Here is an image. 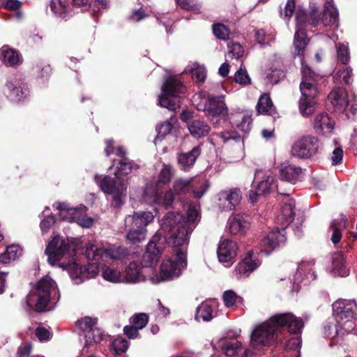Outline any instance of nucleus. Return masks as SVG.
<instances>
[{"label": "nucleus", "instance_id": "58", "mask_svg": "<svg viewBox=\"0 0 357 357\" xmlns=\"http://www.w3.org/2000/svg\"><path fill=\"white\" fill-rule=\"evenodd\" d=\"M86 344L100 343L103 339V335L98 328H93L89 333L85 334Z\"/></svg>", "mask_w": 357, "mask_h": 357}, {"label": "nucleus", "instance_id": "42", "mask_svg": "<svg viewBox=\"0 0 357 357\" xmlns=\"http://www.w3.org/2000/svg\"><path fill=\"white\" fill-rule=\"evenodd\" d=\"M176 196V195L172 189H169L165 193L164 196L155 192L153 201L155 203L162 204L166 208H168L172 205Z\"/></svg>", "mask_w": 357, "mask_h": 357}, {"label": "nucleus", "instance_id": "30", "mask_svg": "<svg viewBox=\"0 0 357 357\" xmlns=\"http://www.w3.org/2000/svg\"><path fill=\"white\" fill-rule=\"evenodd\" d=\"M204 101L205 103L204 107H197V109L198 111L225 112L228 109L222 96L204 99Z\"/></svg>", "mask_w": 357, "mask_h": 357}, {"label": "nucleus", "instance_id": "10", "mask_svg": "<svg viewBox=\"0 0 357 357\" xmlns=\"http://www.w3.org/2000/svg\"><path fill=\"white\" fill-rule=\"evenodd\" d=\"M59 266L83 280L95 278L99 272L98 261H88L86 265L82 266L80 260H75L73 257L68 259V262H61Z\"/></svg>", "mask_w": 357, "mask_h": 357}, {"label": "nucleus", "instance_id": "61", "mask_svg": "<svg viewBox=\"0 0 357 357\" xmlns=\"http://www.w3.org/2000/svg\"><path fill=\"white\" fill-rule=\"evenodd\" d=\"M107 252H105L106 256L110 257L112 259H120L126 257L128 254V249L122 247H118L115 251H111L110 250H105Z\"/></svg>", "mask_w": 357, "mask_h": 357}, {"label": "nucleus", "instance_id": "28", "mask_svg": "<svg viewBox=\"0 0 357 357\" xmlns=\"http://www.w3.org/2000/svg\"><path fill=\"white\" fill-rule=\"evenodd\" d=\"M346 258L341 251L333 253L331 256V271L341 277L349 275V271L346 265Z\"/></svg>", "mask_w": 357, "mask_h": 357}, {"label": "nucleus", "instance_id": "24", "mask_svg": "<svg viewBox=\"0 0 357 357\" xmlns=\"http://www.w3.org/2000/svg\"><path fill=\"white\" fill-rule=\"evenodd\" d=\"M201 151V146L198 145L188 152L179 153L177 157V160L181 169L188 171L191 169L200 155Z\"/></svg>", "mask_w": 357, "mask_h": 357}, {"label": "nucleus", "instance_id": "47", "mask_svg": "<svg viewBox=\"0 0 357 357\" xmlns=\"http://www.w3.org/2000/svg\"><path fill=\"white\" fill-rule=\"evenodd\" d=\"M6 87L10 91L8 97L12 101H20L26 96L25 92L20 87L14 86L10 82L6 84Z\"/></svg>", "mask_w": 357, "mask_h": 357}, {"label": "nucleus", "instance_id": "56", "mask_svg": "<svg viewBox=\"0 0 357 357\" xmlns=\"http://www.w3.org/2000/svg\"><path fill=\"white\" fill-rule=\"evenodd\" d=\"M217 135L222 140L224 143H227L229 140H234L236 142H243L240 135H238L236 131L233 130L221 132Z\"/></svg>", "mask_w": 357, "mask_h": 357}, {"label": "nucleus", "instance_id": "3", "mask_svg": "<svg viewBox=\"0 0 357 357\" xmlns=\"http://www.w3.org/2000/svg\"><path fill=\"white\" fill-rule=\"evenodd\" d=\"M197 216L195 208H189L186 218L179 212H169L161 220L162 231L169 236V243L180 245L176 252L182 262H185V245L188 244Z\"/></svg>", "mask_w": 357, "mask_h": 357}, {"label": "nucleus", "instance_id": "14", "mask_svg": "<svg viewBox=\"0 0 357 357\" xmlns=\"http://www.w3.org/2000/svg\"><path fill=\"white\" fill-rule=\"evenodd\" d=\"M26 310L45 311V278H42L26 297Z\"/></svg>", "mask_w": 357, "mask_h": 357}, {"label": "nucleus", "instance_id": "41", "mask_svg": "<svg viewBox=\"0 0 357 357\" xmlns=\"http://www.w3.org/2000/svg\"><path fill=\"white\" fill-rule=\"evenodd\" d=\"M257 112H272L275 109L274 104L267 93L262 94L256 106Z\"/></svg>", "mask_w": 357, "mask_h": 357}, {"label": "nucleus", "instance_id": "46", "mask_svg": "<svg viewBox=\"0 0 357 357\" xmlns=\"http://www.w3.org/2000/svg\"><path fill=\"white\" fill-rule=\"evenodd\" d=\"M352 68L350 67H345L340 69L335 74L334 79L337 82H344L349 84L352 82Z\"/></svg>", "mask_w": 357, "mask_h": 357}, {"label": "nucleus", "instance_id": "60", "mask_svg": "<svg viewBox=\"0 0 357 357\" xmlns=\"http://www.w3.org/2000/svg\"><path fill=\"white\" fill-rule=\"evenodd\" d=\"M252 119L250 116L245 115L242 117L241 123L236 125L237 128L244 133H248L251 130Z\"/></svg>", "mask_w": 357, "mask_h": 357}, {"label": "nucleus", "instance_id": "53", "mask_svg": "<svg viewBox=\"0 0 357 357\" xmlns=\"http://www.w3.org/2000/svg\"><path fill=\"white\" fill-rule=\"evenodd\" d=\"M337 55L338 60L342 64H347L350 60L348 45L345 43L339 44L337 47Z\"/></svg>", "mask_w": 357, "mask_h": 357}, {"label": "nucleus", "instance_id": "59", "mask_svg": "<svg viewBox=\"0 0 357 357\" xmlns=\"http://www.w3.org/2000/svg\"><path fill=\"white\" fill-rule=\"evenodd\" d=\"M243 47L238 43H233L229 45L228 56L231 59H238L243 54Z\"/></svg>", "mask_w": 357, "mask_h": 357}, {"label": "nucleus", "instance_id": "11", "mask_svg": "<svg viewBox=\"0 0 357 357\" xmlns=\"http://www.w3.org/2000/svg\"><path fill=\"white\" fill-rule=\"evenodd\" d=\"M357 305L354 301L339 300L333 305L334 314L340 324L344 326L349 324V328H354L353 320L356 317Z\"/></svg>", "mask_w": 357, "mask_h": 357}, {"label": "nucleus", "instance_id": "23", "mask_svg": "<svg viewBox=\"0 0 357 357\" xmlns=\"http://www.w3.org/2000/svg\"><path fill=\"white\" fill-rule=\"evenodd\" d=\"M241 199V190L238 188L222 191L219 197L221 204L226 210H233Z\"/></svg>", "mask_w": 357, "mask_h": 357}, {"label": "nucleus", "instance_id": "36", "mask_svg": "<svg viewBox=\"0 0 357 357\" xmlns=\"http://www.w3.org/2000/svg\"><path fill=\"white\" fill-rule=\"evenodd\" d=\"M192 178H178L173 183L172 190L176 196L184 195L192 188Z\"/></svg>", "mask_w": 357, "mask_h": 357}, {"label": "nucleus", "instance_id": "4", "mask_svg": "<svg viewBox=\"0 0 357 357\" xmlns=\"http://www.w3.org/2000/svg\"><path fill=\"white\" fill-rule=\"evenodd\" d=\"M185 87L175 76L167 77L162 86V93L158 104L163 108L175 112L180 107L179 95L184 93Z\"/></svg>", "mask_w": 357, "mask_h": 357}, {"label": "nucleus", "instance_id": "43", "mask_svg": "<svg viewBox=\"0 0 357 357\" xmlns=\"http://www.w3.org/2000/svg\"><path fill=\"white\" fill-rule=\"evenodd\" d=\"M213 310L211 306L206 303H202L197 309L195 319L199 321L202 319L204 321H208L213 318Z\"/></svg>", "mask_w": 357, "mask_h": 357}, {"label": "nucleus", "instance_id": "57", "mask_svg": "<svg viewBox=\"0 0 357 357\" xmlns=\"http://www.w3.org/2000/svg\"><path fill=\"white\" fill-rule=\"evenodd\" d=\"M234 80L240 84H248L250 83V78L244 67L242 66L236 72L234 75Z\"/></svg>", "mask_w": 357, "mask_h": 357}, {"label": "nucleus", "instance_id": "25", "mask_svg": "<svg viewBox=\"0 0 357 357\" xmlns=\"http://www.w3.org/2000/svg\"><path fill=\"white\" fill-rule=\"evenodd\" d=\"M1 55L2 61L6 66L16 67L23 62V58L20 52L8 45H3L1 48Z\"/></svg>", "mask_w": 357, "mask_h": 357}, {"label": "nucleus", "instance_id": "8", "mask_svg": "<svg viewBox=\"0 0 357 357\" xmlns=\"http://www.w3.org/2000/svg\"><path fill=\"white\" fill-rule=\"evenodd\" d=\"M96 181L105 194L111 195L112 197L111 204L114 208H119L123 204L122 197L126 195V186L122 181H118L115 178L105 176L99 181L96 176Z\"/></svg>", "mask_w": 357, "mask_h": 357}, {"label": "nucleus", "instance_id": "15", "mask_svg": "<svg viewBox=\"0 0 357 357\" xmlns=\"http://www.w3.org/2000/svg\"><path fill=\"white\" fill-rule=\"evenodd\" d=\"M284 231L285 228L280 230L278 227L271 230L261 240V251L269 254L281 245H284L287 240Z\"/></svg>", "mask_w": 357, "mask_h": 357}, {"label": "nucleus", "instance_id": "63", "mask_svg": "<svg viewBox=\"0 0 357 357\" xmlns=\"http://www.w3.org/2000/svg\"><path fill=\"white\" fill-rule=\"evenodd\" d=\"M343 158V150L340 147H337L333 151V156L331 158L332 163L334 165H339L342 162Z\"/></svg>", "mask_w": 357, "mask_h": 357}, {"label": "nucleus", "instance_id": "50", "mask_svg": "<svg viewBox=\"0 0 357 357\" xmlns=\"http://www.w3.org/2000/svg\"><path fill=\"white\" fill-rule=\"evenodd\" d=\"M102 275L105 280L112 282H117L121 280L120 271L109 266L102 268Z\"/></svg>", "mask_w": 357, "mask_h": 357}, {"label": "nucleus", "instance_id": "51", "mask_svg": "<svg viewBox=\"0 0 357 357\" xmlns=\"http://www.w3.org/2000/svg\"><path fill=\"white\" fill-rule=\"evenodd\" d=\"M222 298L225 306L232 307L236 303L241 302L243 298L238 296L234 291L227 290L223 293Z\"/></svg>", "mask_w": 357, "mask_h": 357}, {"label": "nucleus", "instance_id": "45", "mask_svg": "<svg viewBox=\"0 0 357 357\" xmlns=\"http://www.w3.org/2000/svg\"><path fill=\"white\" fill-rule=\"evenodd\" d=\"M222 351L227 356H234L236 355L241 349V343L238 341L224 342Z\"/></svg>", "mask_w": 357, "mask_h": 357}, {"label": "nucleus", "instance_id": "13", "mask_svg": "<svg viewBox=\"0 0 357 357\" xmlns=\"http://www.w3.org/2000/svg\"><path fill=\"white\" fill-rule=\"evenodd\" d=\"M173 248V252L176 255V259L174 261L168 259L166 261H163L160 266V277L162 280H169L172 279L174 277H178L181 273V268L178 266H182L183 268L186 267L187 266V259H186V251H187V245H185V262H182L180 259H178V256L176 252L177 248L180 247V245H169Z\"/></svg>", "mask_w": 357, "mask_h": 357}, {"label": "nucleus", "instance_id": "38", "mask_svg": "<svg viewBox=\"0 0 357 357\" xmlns=\"http://www.w3.org/2000/svg\"><path fill=\"white\" fill-rule=\"evenodd\" d=\"M126 234V240L132 243L137 244L144 241L146 238V231L135 229L131 227H125Z\"/></svg>", "mask_w": 357, "mask_h": 357}, {"label": "nucleus", "instance_id": "48", "mask_svg": "<svg viewBox=\"0 0 357 357\" xmlns=\"http://www.w3.org/2000/svg\"><path fill=\"white\" fill-rule=\"evenodd\" d=\"M96 320L93 319L89 317H85L79 319L76 322V326L83 332L86 333H91L96 324Z\"/></svg>", "mask_w": 357, "mask_h": 357}, {"label": "nucleus", "instance_id": "29", "mask_svg": "<svg viewBox=\"0 0 357 357\" xmlns=\"http://www.w3.org/2000/svg\"><path fill=\"white\" fill-rule=\"evenodd\" d=\"M334 121L329 117L328 113H319L314 122V128L318 134H329L334 128Z\"/></svg>", "mask_w": 357, "mask_h": 357}, {"label": "nucleus", "instance_id": "52", "mask_svg": "<svg viewBox=\"0 0 357 357\" xmlns=\"http://www.w3.org/2000/svg\"><path fill=\"white\" fill-rule=\"evenodd\" d=\"M342 227V220H333L331 222L330 228L333 229V234L331 236V241L334 244L339 243L342 238V231L340 227Z\"/></svg>", "mask_w": 357, "mask_h": 357}, {"label": "nucleus", "instance_id": "21", "mask_svg": "<svg viewBox=\"0 0 357 357\" xmlns=\"http://www.w3.org/2000/svg\"><path fill=\"white\" fill-rule=\"evenodd\" d=\"M250 227V217L247 214H235L229 219V229L231 234H244Z\"/></svg>", "mask_w": 357, "mask_h": 357}, {"label": "nucleus", "instance_id": "33", "mask_svg": "<svg viewBox=\"0 0 357 357\" xmlns=\"http://www.w3.org/2000/svg\"><path fill=\"white\" fill-rule=\"evenodd\" d=\"M188 128L190 134L197 138L206 136L210 130V127L206 123L199 120L188 123Z\"/></svg>", "mask_w": 357, "mask_h": 357}, {"label": "nucleus", "instance_id": "17", "mask_svg": "<svg viewBox=\"0 0 357 357\" xmlns=\"http://www.w3.org/2000/svg\"><path fill=\"white\" fill-rule=\"evenodd\" d=\"M154 219V215L150 211L134 212L125 218V227H131L147 231L146 227Z\"/></svg>", "mask_w": 357, "mask_h": 357}, {"label": "nucleus", "instance_id": "35", "mask_svg": "<svg viewBox=\"0 0 357 357\" xmlns=\"http://www.w3.org/2000/svg\"><path fill=\"white\" fill-rule=\"evenodd\" d=\"M139 165L128 158L121 160L116 165V169L114 175L117 179H120L121 176L128 175L133 169H138Z\"/></svg>", "mask_w": 357, "mask_h": 357}, {"label": "nucleus", "instance_id": "18", "mask_svg": "<svg viewBox=\"0 0 357 357\" xmlns=\"http://www.w3.org/2000/svg\"><path fill=\"white\" fill-rule=\"evenodd\" d=\"M237 244L235 241L225 239L220 243L218 248V257L222 263L227 264L226 266L231 265L236 257Z\"/></svg>", "mask_w": 357, "mask_h": 357}, {"label": "nucleus", "instance_id": "39", "mask_svg": "<svg viewBox=\"0 0 357 357\" xmlns=\"http://www.w3.org/2000/svg\"><path fill=\"white\" fill-rule=\"evenodd\" d=\"M50 6L51 10L60 17L65 18L70 13V7L65 1L52 0Z\"/></svg>", "mask_w": 357, "mask_h": 357}, {"label": "nucleus", "instance_id": "7", "mask_svg": "<svg viewBox=\"0 0 357 357\" xmlns=\"http://www.w3.org/2000/svg\"><path fill=\"white\" fill-rule=\"evenodd\" d=\"M54 206L59 211L58 214L62 220L70 222H75L86 228L90 227L93 225V220L87 216L86 207L84 206L74 208L65 202H57Z\"/></svg>", "mask_w": 357, "mask_h": 357}, {"label": "nucleus", "instance_id": "19", "mask_svg": "<svg viewBox=\"0 0 357 357\" xmlns=\"http://www.w3.org/2000/svg\"><path fill=\"white\" fill-rule=\"evenodd\" d=\"M301 173V167L289 161L281 163L278 167V176L280 179L291 184H295L298 181L299 176Z\"/></svg>", "mask_w": 357, "mask_h": 357}, {"label": "nucleus", "instance_id": "49", "mask_svg": "<svg viewBox=\"0 0 357 357\" xmlns=\"http://www.w3.org/2000/svg\"><path fill=\"white\" fill-rule=\"evenodd\" d=\"M130 322L139 330L144 328L149 322V316L146 313L135 314L130 319Z\"/></svg>", "mask_w": 357, "mask_h": 357}, {"label": "nucleus", "instance_id": "6", "mask_svg": "<svg viewBox=\"0 0 357 357\" xmlns=\"http://www.w3.org/2000/svg\"><path fill=\"white\" fill-rule=\"evenodd\" d=\"M278 194L284 196V199L282 200L283 204L281 206L280 214L278 216V222L281 223L282 228L286 229L287 226L296 220V228L298 231H300V227L302 226L305 220L303 213L298 211V213H296V201L289 197V192L278 190Z\"/></svg>", "mask_w": 357, "mask_h": 357}, {"label": "nucleus", "instance_id": "12", "mask_svg": "<svg viewBox=\"0 0 357 357\" xmlns=\"http://www.w3.org/2000/svg\"><path fill=\"white\" fill-rule=\"evenodd\" d=\"M318 149L317 137L305 135L295 142L291 147V153L300 158H310L317 153Z\"/></svg>", "mask_w": 357, "mask_h": 357}, {"label": "nucleus", "instance_id": "62", "mask_svg": "<svg viewBox=\"0 0 357 357\" xmlns=\"http://www.w3.org/2000/svg\"><path fill=\"white\" fill-rule=\"evenodd\" d=\"M177 3L183 9L198 11L201 6L195 3L194 0H176Z\"/></svg>", "mask_w": 357, "mask_h": 357}, {"label": "nucleus", "instance_id": "22", "mask_svg": "<svg viewBox=\"0 0 357 357\" xmlns=\"http://www.w3.org/2000/svg\"><path fill=\"white\" fill-rule=\"evenodd\" d=\"M260 265V261L255 255L252 250L249 251L245 257L238 262L236 267V271L242 275L248 277L250 274L257 268Z\"/></svg>", "mask_w": 357, "mask_h": 357}, {"label": "nucleus", "instance_id": "5", "mask_svg": "<svg viewBox=\"0 0 357 357\" xmlns=\"http://www.w3.org/2000/svg\"><path fill=\"white\" fill-rule=\"evenodd\" d=\"M169 236L162 231V227L151 238L146 245V251L142 255L141 265L142 267H153L158 264L165 243H169Z\"/></svg>", "mask_w": 357, "mask_h": 357}, {"label": "nucleus", "instance_id": "20", "mask_svg": "<svg viewBox=\"0 0 357 357\" xmlns=\"http://www.w3.org/2000/svg\"><path fill=\"white\" fill-rule=\"evenodd\" d=\"M276 188L278 191L279 188L275 184V179L272 176H266V179L261 181L255 190H250L249 192L250 200L252 203L257 202V197L266 194L270 193L273 188Z\"/></svg>", "mask_w": 357, "mask_h": 357}, {"label": "nucleus", "instance_id": "26", "mask_svg": "<svg viewBox=\"0 0 357 357\" xmlns=\"http://www.w3.org/2000/svg\"><path fill=\"white\" fill-rule=\"evenodd\" d=\"M328 100L335 109H343L348 104L347 92L343 87H335L328 94Z\"/></svg>", "mask_w": 357, "mask_h": 357}, {"label": "nucleus", "instance_id": "2", "mask_svg": "<svg viewBox=\"0 0 357 357\" xmlns=\"http://www.w3.org/2000/svg\"><path fill=\"white\" fill-rule=\"evenodd\" d=\"M105 252H107L105 249L92 243L84 245L79 238L68 239V243H66L59 235L54 236L46 246V255L50 264L63 257L68 260L73 257L80 260L79 255L84 256L88 261H98Z\"/></svg>", "mask_w": 357, "mask_h": 357}, {"label": "nucleus", "instance_id": "40", "mask_svg": "<svg viewBox=\"0 0 357 357\" xmlns=\"http://www.w3.org/2000/svg\"><path fill=\"white\" fill-rule=\"evenodd\" d=\"M174 170L172 166L169 165H163L162 169L160 170L158 181H157V186L161 187V185H165L168 184L173 176H174Z\"/></svg>", "mask_w": 357, "mask_h": 357}, {"label": "nucleus", "instance_id": "1", "mask_svg": "<svg viewBox=\"0 0 357 357\" xmlns=\"http://www.w3.org/2000/svg\"><path fill=\"white\" fill-rule=\"evenodd\" d=\"M308 17L303 10H298L296 15V30L294 34V52L295 56L302 57L307 43L306 33L303 29L307 24ZM302 63V81L300 84L301 96L298 101L300 112H314L318 109L316 97L318 95L317 84L319 76Z\"/></svg>", "mask_w": 357, "mask_h": 357}, {"label": "nucleus", "instance_id": "54", "mask_svg": "<svg viewBox=\"0 0 357 357\" xmlns=\"http://www.w3.org/2000/svg\"><path fill=\"white\" fill-rule=\"evenodd\" d=\"M213 31L215 37L220 40H226L229 39V31L227 26L222 24H214L213 26Z\"/></svg>", "mask_w": 357, "mask_h": 357}, {"label": "nucleus", "instance_id": "64", "mask_svg": "<svg viewBox=\"0 0 357 357\" xmlns=\"http://www.w3.org/2000/svg\"><path fill=\"white\" fill-rule=\"evenodd\" d=\"M108 2L106 0H96L92 4V10L95 13L102 12L108 8Z\"/></svg>", "mask_w": 357, "mask_h": 357}, {"label": "nucleus", "instance_id": "9", "mask_svg": "<svg viewBox=\"0 0 357 357\" xmlns=\"http://www.w3.org/2000/svg\"><path fill=\"white\" fill-rule=\"evenodd\" d=\"M268 324L273 328L274 333L277 335V329L278 328H288V331L291 334H300L304 326L302 319L296 317L292 313L287 312L283 314H278L271 317L269 319Z\"/></svg>", "mask_w": 357, "mask_h": 357}, {"label": "nucleus", "instance_id": "31", "mask_svg": "<svg viewBox=\"0 0 357 357\" xmlns=\"http://www.w3.org/2000/svg\"><path fill=\"white\" fill-rule=\"evenodd\" d=\"M338 12L332 1H327L324 5L323 23L325 26H333L338 21Z\"/></svg>", "mask_w": 357, "mask_h": 357}, {"label": "nucleus", "instance_id": "37", "mask_svg": "<svg viewBox=\"0 0 357 357\" xmlns=\"http://www.w3.org/2000/svg\"><path fill=\"white\" fill-rule=\"evenodd\" d=\"M141 267L137 261H132L126 268V279L128 282H135L144 280L141 275Z\"/></svg>", "mask_w": 357, "mask_h": 357}, {"label": "nucleus", "instance_id": "34", "mask_svg": "<svg viewBox=\"0 0 357 357\" xmlns=\"http://www.w3.org/2000/svg\"><path fill=\"white\" fill-rule=\"evenodd\" d=\"M22 255V249L18 245H10L6 248L4 252L0 255V262L8 264L20 258Z\"/></svg>", "mask_w": 357, "mask_h": 357}, {"label": "nucleus", "instance_id": "44", "mask_svg": "<svg viewBox=\"0 0 357 357\" xmlns=\"http://www.w3.org/2000/svg\"><path fill=\"white\" fill-rule=\"evenodd\" d=\"M115 355L121 356L125 353L129 347V342L122 337H117L111 344Z\"/></svg>", "mask_w": 357, "mask_h": 357}, {"label": "nucleus", "instance_id": "27", "mask_svg": "<svg viewBox=\"0 0 357 357\" xmlns=\"http://www.w3.org/2000/svg\"><path fill=\"white\" fill-rule=\"evenodd\" d=\"M46 312L54 309L60 298L56 283L46 275Z\"/></svg>", "mask_w": 357, "mask_h": 357}, {"label": "nucleus", "instance_id": "16", "mask_svg": "<svg viewBox=\"0 0 357 357\" xmlns=\"http://www.w3.org/2000/svg\"><path fill=\"white\" fill-rule=\"evenodd\" d=\"M277 335L274 333L273 328L268 324H264L255 329L251 334V342L254 346H269L272 344Z\"/></svg>", "mask_w": 357, "mask_h": 357}, {"label": "nucleus", "instance_id": "32", "mask_svg": "<svg viewBox=\"0 0 357 357\" xmlns=\"http://www.w3.org/2000/svg\"><path fill=\"white\" fill-rule=\"evenodd\" d=\"M177 121L175 116H172L169 120H167L156 126L157 136L154 139L155 144L158 141H162L172 130L173 126Z\"/></svg>", "mask_w": 357, "mask_h": 357}, {"label": "nucleus", "instance_id": "55", "mask_svg": "<svg viewBox=\"0 0 357 357\" xmlns=\"http://www.w3.org/2000/svg\"><path fill=\"white\" fill-rule=\"evenodd\" d=\"M192 77L196 82H203L206 78V71L204 66L199 64H193L191 70Z\"/></svg>", "mask_w": 357, "mask_h": 357}]
</instances>
